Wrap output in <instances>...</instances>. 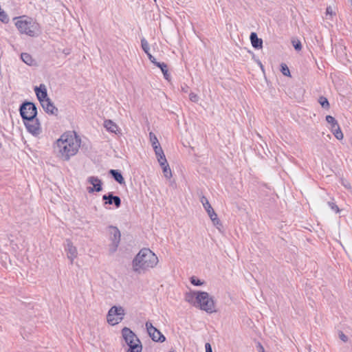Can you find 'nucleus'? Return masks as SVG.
Instances as JSON below:
<instances>
[{
    "label": "nucleus",
    "mask_w": 352,
    "mask_h": 352,
    "mask_svg": "<svg viewBox=\"0 0 352 352\" xmlns=\"http://www.w3.org/2000/svg\"><path fill=\"white\" fill-rule=\"evenodd\" d=\"M80 145L81 139L76 133H64L56 141L54 151L58 158L63 161H69L78 153Z\"/></svg>",
    "instance_id": "1"
},
{
    "label": "nucleus",
    "mask_w": 352,
    "mask_h": 352,
    "mask_svg": "<svg viewBox=\"0 0 352 352\" xmlns=\"http://www.w3.org/2000/svg\"><path fill=\"white\" fill-rule=\"evenodd\" d=\"M159 260L156 254L148 248H142L132 261L133 271L138 274H143L154 268Z\"/></svg>",
    "instance_id": "2"
},
{
    "label": "nucleus",
    "mask_w": 352,
    "mask_h": 352,
    "mask_svg": "<svg viewBox=\"0 0 352 352\" xmlns=\"http://www.w3.org/2000/svg\"><path fill=\"white\" fill-rule=\"evenodd\" d=\"M14 19L16 20L15 25L21 34H24L31 37H34L39 34V24L33 19L26 16H21Z\"/></svg>",
    "instance_id": "3"
},
{
    "label": "nucleus",
    "mask_w": 352,
    "mask_h": 352,
    "mask_svg": "<svg viewBox=\"0 0 352 352\" xmlns=\"http://www.w3.org/2000/svg\"><path fill=\"white\" fill-rule=\"evenodd\" d=\"M196 307L208 314H212L217 311L213 298L206 292H199L197 297Z\"/></svg>",
    "instance_id": "4"
},
{
    "label": "nucleus",
    "mask_w": 352,
    "mask_h": 352,
    "mask_svg": "<svg viewBox=\"0 0 352 352\" xmlns=\"http://www.w3.org/2000/svg\"><path fill=\"white\" fill-rule=\"evenodd\" d=\"M124 314L123 307L113 306L108 311L107 320L111 325H116L122 320Z\"/></svg>",
    "instance_id": "5"
},
{
    "label": "nucleus",
    "mask_w": 352,
    "mask_h": 352,
    "mask_svg": "<svg viewBox=\"0 0 352 352\" xmlns=\"http://www.w3.org/2000/svg\"><path fill=\"white\" fill-rule=\"evenodd\" d=\"M20 114L23 120H27L36 117L37 109L35 104L30 102H25L20 107Z\"/></svg>",
    "instance_id": "6"
},
{
    "label": "nucleus",
    "mask_w": 352,
    "mask_h": 352,
    "mask_svg": "<svg viewBox=\"0 0 352 352\" xmlns=\"http://www.w3.org/2000/svg\"><path fill=\"white\" fill-rule=\"evenodd\" d=\"M111 244L110 245V251L114 252L116 251L120 241V232L117 227L109 226L108 228Z\"/></svg>",
    "instance_id": "7"
},
{
    "label": "nucleus",
    "mask_w": 352,
    "mask_h": 352,
    "mask_svg": "<svg viewBox=\"0 0 352 352\" xmlns=\"http://www.w3.org/2000/svg\"><path fill=\"white\" fill-rule=\"evenodd\" d=\"M24 124L28 132L34 135H38L41 133L40 122L36 117L24 120Z\"/></svg>",
    "instance_id": "8"
},
{
    "label": "nucleus",
    "mask_w": 352,
    "mask_h": 352,
    "mask_svg": "<svg viewBox=\"0 0 352 352\" xmlns=\"http://www.w3.org/2000/svg\"><path fill=\"white\" fill-rule=\"evenodd\" d=\"M146 328L149 336L155 342H163L165 341V336L149 321L146 322Z\"/></svg>",
    "instance_id": "9"
},
{
    "label": "nucleus",
    "mask_w": 352,
    "mask_h": 352,
    "mask_svg": "<svg viewBox=\"0 0 352 352\" xmlns=\"http://www.w3.org/2000/svg\"><path fill=\"white\" fill-rule=\"evenodd\" d=\"M201 202L204 208V209L206 210L208 216L210 217L211 221H212L213 224L214 226H217L220 224V220L217 217V214L213 210L212 207L210 204L208 199L203 196L201 198Z\"/></svg>",
    "instance_id": "10"
},
{
    "label": "nucleus",
    "mask_w": 352,
    "mask_h": 352,
    "mask_svg": "<svg viewBox=\"0 0 352 352\" xmlns=\"http://www.w3.org/2000/svg\"><path fill=\"white\" fill-rule=\"evenodd\" d=\"M87 182L92 185V186L87 187V190L89 193L94 192H100L102 190V182L98 177L90 176L87 179Z\"/></svg>",
    "instance_id": "11"
},
{
    "label": "nucleus",
    "mask_w": 352,
    "mask_h": 352,
    "mask_svg": "<svg viewBox=\"0 0 352 352\" xmlns=\"http://www.w3.org/2000/svg\"><path fill=\"white\" fill-rule=\"evenodd\" d=\"M122 336L125 344H133V342H138L140 341L137 336L128 327H124L122 330Z\"/></svg>",
    "instance_id": "12"
},
{
    "label": "nucleus",
    "mask_w": 352,
    "mask_h": 352,
    "mask_svg": "<svg viewBox=\"0 0 352 352\" xmlns=\"http://www.w3.org/2000/svg\"><path fill=\"white\" fill-rule=\"evenodd\" d=\"M102 199L104 200V204H113L116 208H118L121 206V199L120 197L113 195V192H109L107 195L102 196Z\"/></svg>",
    "instance_id": "13"
},
{
    "label": "nucleus",
    "mask_w": 352,
    "mask_h": 352,
    "mask_svg": "<svg viewBox=\"0 0 352 352\" xmlns=\"http://www.w3.org/2000/svg\"><path fill=\"white\" fill-rule=\"evenodd\" d=\"M65 251L67 252V258L70 260L72 263L74 259L77 257V249L73 245L72 242L67 239L66 241Z\"/></svg>",
    "instance_id": "14"
},
{
    "label": "nucleus",
    "mask_w": 352,
    "mask_h": 352,
    "mask_svg": "<svg viewBox=\"0 0 352 352\" xmlns=\"http://www.w3.org/2000/svg\"><path fill=\"white\" fill-rule=\"evenodd\" d=\"M34 91L40 103H41L45 100L49 99L47 97V89L45 85L41 84L39 87H36L34 88Z\"/></svg>",
    "instance_id": "15"
},
{
    "label": "nucleus",
    "mask_w": 352,
    "mask_h": 352,
    "mask_svg": "<svg viewBox=\"0 0 352 352\" xmlns=\"http://www.w3.org/2000/svg\"><path fill=\"white\" fill-rule=\"evenodd\" d=\"M41 104L46 113L52 115H57L58 111V109L54 105L50 98L43 101Z\"/></svg>",
    "instance_id": "16"
},
{
    "label": "nucleus",
    "mask_w": 352,
    "mask_h": 352,
    "mask_svg": "<svg viewBox=\"0 0 352 352\" xmlns=\"http://www.w3.org/2000/svg\"><path fill=\"white\" fill-rule=\"evenodd\" d=\"M104 126L109 132L120 134V129L118 126L111 120H107L104 122Z\"/></svg>",
    "instance_id": "17"
},
{
    "label": "nucleus",
    "mask_w": 352,
    "mask_h": 352,
    "mask_svg": "<svg viewBox=\"0 0 352 352\" xmlns=\"http://www.w3.org/2000/svg\"><path fill=\"white\" fill-rule=\"evenodd\" d=\"M250 39L253 47L256 49L262 48L263 41L261 38H258L256 33L252 32L250 36Z\"/></svg>",
    "instance_id": "18"
},
{
    "label": "nucleus",
    "mask_w": 352,
    "mask_h": 352,
    "mask_svg": "<svg viewBox=\"0 0 352 352\" xmlns=\"http://www.w3.org/2000/svg\"><path fill=\"white\" fill-rule=\"evenodd\" d=\"M199 291L198 292H190L186 294L185 300L189 303L192 304L195 307L197 305V297L199 294Z\"/></svg>",
    "instance_id": "19"
},
{
    "label": "nucleus",
    "mask_w": 352,
    "mask_h": 352,
    "mask_svg": "<svg viewBox=\"0 0 352 352\" xmlns=\"http://www.w3.org/2000/svg\"><path fill=\"white\" fill-rule=\"evenodd\" d=\"M129 349L126 352H142V345L141 344L140 341H138V342H133V344H126Z\"/></svg>",
    "instance_id": "20"
},
{
    "label": "nucleus",
    "mask_w": 352,
    "mask_h": 352,
    "mask_svg": "<svg viewBox=\"0 0 352 352\" xmlns=\"http://www.w3.org/2000/svg\"><path fill=\"white\" fill-rule=\"evenodd\" d=\"M109 173L113 177V179L120 184H122L124 183V179L122 174L118 170L111 169L110 170Z\"/></svg>",
    "instance_id": "21"
},
{
    "label": "nucleus",
    "mask_w": 352,
    "mask_h": 352,
    "mask_svg": "<svg viewBox=\"0 0 352 352\" xmlns=\"http://www.w3.org/2000/svg\"><path fill=\"white\" fill-rule=\"evenodd\" d=\"M21 58L25 63L28 65L32 66L34 65V60L32 58L31 55L28 53H22L21 54Z\"/></svg>",
    "instance_id": "22"
},
{
    "label": "nucleus",
    "mask_w": 352,
    "mask_h": 352,
    "mask_svg": "<svg viewBox=\"0 0 352 352\" xmlns=\"http://www.w3.org/2000/svg\"><path fill=\"white\" fill-rule=\"evenodd\" d=\"M157 67L160 68L162 72L163 73L164 78L169 80L170 74H168L167 65L164 63H157Z\"/></svg>",
    "instance_id": "23"
},
{
    "label": "nucleus",
    "mask_w": 352,
    "mask_h": 352,
    "mask_svg": "<svg viewBox=\"0 0 352 352\" xmlns=\"http://www.w3.org/2000/svg\"><path fill=\"white\" fill-rule=\"evenodd\" d=\"M331 131L338 140H342L343 138V133L340 130L339 124L332 126Z\"/></svg>",
    "instance_id": "24"
},
{
    "label": "nucleus",
    "mask_w": 352,
    "mask_h": 352,
    "mask_svg": "<svg viewBox=\"0 0 352 352\" xmlns=\"http://www.w3.org/2000/svg\"><path fill=\"white\" fill-rule=\"evenodd\" d=\"M149 138L153 148L157 147L159 145H160L157 136L153 132L149 133Z\"/></svg>",
    "instance_id": "25"
},
{
    "label": "nucleus",
    "mask_w": 352,
    "mask_h": 352,
    "mask_svg": "<svg viewBox=\"0 0 352 352\" xmlns=\"http://www.w3.org/2000/svg\"><path fill=\"white\" fill-rule=\"evenodd\" d=\"M141 46H142L143 51L146 54V55L151 54L149 44H148V41L144 38H142L141 39Z\"/></svg>",
    "instance_id": "26"
},
{
    "label": "nucleus",
    "mask_w": 352,
    "mask_h": 352,
    "mask_svg": "<svg viewBox=\"0 0 352 352\" xmlns=\"http://www.w3.org/2000/svg\"><path fill=\"white\" fill-rule=\"evenodd\" d=\"M161 167L162 168L164 177L167 179H170L172 177V173L168 164L162 166Z\"/></svg>",
    "instance_id": "27"
},
{
    "label": "nucleus",
    "mask_w": 352,
    "mask_h": 352,
    "mask_svg": "<svg viewBox=\"0 0 352 352\" xmlns=\"http://www.w3.org/2000/svg\"><path fill=\"white\" fill-rule=\"evenodd\" d=\"M0 21L3 23H8L10 21L6 12L1 9H0Z\"/></svg>",
    "instance_id": "28"
},
{
    "label": "nucleus",
    "mask_w": 352,
    "mask_h": 352,
    "mask_svg": "<svg viewBox=\"0 0 352 352\" xmlns=\"http://www.w3.org/2000/svg\"><path fill=\"white\" fill-rule=\"evenodd\" d=\"M318 102L320 104V105L322 106V107H323L324 109L329 108V101L325 97H323V96L320 97Z\"/></svg>",
    "instance_id": "29"
},
{
    "label": "nucleus",
    "mask_w": 352,
    "mask_h": 352,
    "mask_svg": "<svg viewBox=\"0 0 352 352\" xmlns=\"http://www.w3.org/2000/svg\"><path fill=\"white\" fill-rule=\"evenodd\" d=\"M190 283L195 286H201L204 284V282L201 280L198 279L195 276H192L190 278Z\"/></svg>",
    "instance_id": "30"
},
{
    "label": "nucleus",
    "mask_w": 352,
    "mask_h": 352,
    "mask_svg": "<svg viewBox=\"0 0 352 352\" xmlns=\"http://www.w3.org/2000/svg\"><path fill=\"white\" fill-rule=\"evenodd\" d=\"M280 66H281V72L283 73V74L286 76H290V72H289V69L288 67L287 66V65L282 63Z\"/></svg>",
    "instance_id": "31"
},
{
    "label": "nucleus",
    "mask_w": 352,
    "mask_h": 352,
    "mask_svg": "<svg viewBox=\"0 0 352 352\" xmlns=\"http://www.w3.org/2000/svg\"><path fill=\"white\" fill-rule=\"evenodd\" d=\"M326 121L331 124V126L338 124V122L336 120V119L331 116H326Z\"/></svg>",
    "instance_id": "32"
},
{
    "label": "nucleus",
    "mask_w": 352,
    "mask_h": 352,
    "mask_svg": "<svg viewBox=\"0 0 352 352\" xmlns=\"http://www.w3.org/2000/svg\"><path fill=\"white\" fill-rule=\"evenodd\" d=\"M157 158L158 162L160 164V166L168 164L164 154L157 157Z\"/></svg>",
    "instance_id": "33"
},
{
    "label": "nucleus",
    "mask_w": 352,
    "mask_h": 352,
    "mask_svg": "<svg viewBox=\"0 0 352 352\" xmlns=\"http://www.w3.org/2000/svg\"><path fill=\"white\" fill-rule=\"evenodd\" d=\"M327 204L332 210L335 211L336 213L340 212L338 206L334 202L329 201Z\"/></svg>",
    "instance_id": "34"
},
{
    "label": "nucleus",
    "mask_w": 352,
    "mask_h": 352,
    "mask_svg": "<svg viewBox=\"0 0 352 352\" xmlns=\"http://www.w3.org/2000/svg\"><path fill=\"white\" fill-rule=\"evenodd\" d=\"M153 150L155 151L156 157H158L160 155H162L164 154V151H163V150H162V148L160 145H159L157 147L153 148Z\"/></svg>",
    "instance_id": "35"
},
{
    "label": "nucleus",
    "mask_w": 352,
    "mask_h": 352,
    "mask_svg": "<svg viewBox=\"0 0 352 352\" xmlns=\"http://www.w3.org/2000/svg\"><path fill=\"white\" fill-rule=\"evenodd\" d=\"M292 43L296 50L299 51L302 49V45L299 41H293Z\"/></svg>",
    "instance_id": "36"
},
{
    "label": "nucleus",
    "mask_w": 352,
    "mask_h": 352,
    "mask_svg": "<svg viewBox=\"0 0 352 352\" xmlns=\"http://www.w3.org/2000/svg\"><path fill=\"white\" fill-rule=\"evenodd\" d=\"M189 98L192 102H197L199 100L198 96L193 92H191L189 94Z\"/></svg>",
    "instance_id": "37"
},
{
    "label": "nucleus",
    "mask_w": 352,
    "mask_h": 352,
    "mask_svg": "<svg viewBox=\"0 0 352 352\" xmlns=\"http://www.w3.org/2000/svg\"><path fill=\"white\" fill-rule=\"evenodd\" d=\"M149 60L153 63L154 64L155 66H157V63H160V62H157L156 60V59L154 58V56L151 54H149L147 55Z\"/></svg>",
    "instance_id": "38"
},
{
    "label": "nucleus",
    "mask_w": 352,
    "mask_h": 352,
    "mask_svg": "<svg viewBox=\"0 0 352 352\" xmlns=\"http://www.w3.org/2000/svg\"><path fill=\"white\" fill-rule=\"evenodd\" d=\"M339 338L340 340H342L343 342H346L348 340V338L346 335H344L342 332L339 333Z\"/></svg>",
    "instance_id": "39"
},
{
    "label": "nucleus",
    "mask_w": 352,
    "mask_h": 352,
    "mask_svg": "<svg viewBox=\"0 0 352 352\" xmlns=\"http://www.w3.org/2000/svg\"><path fill=\"white\" fill-rule=\"evenodd\" d=\"M326 14L327 15H330V16L333 15V10H332V8L331 6H329V7L327 8V9H326Z\"/></svg>",
    "instance_id": "40"
},
{
    "label": "nucleus",
    "mask_w": 352,
    "mask_h": 352,
    "mask_svg": "<svg viewBox=\"0 0 352 352\" xmlns=\"http://www.w3.org/2000/svg\"><path fill=\"white\" fill-rule=\"evenodd\" d=\"M205 349L206 352H212V347L210 343H206Z\"/></svg>",
    "instance_id": "41"
},
{
    "label": "nucleus",
    "mask_w": 352,
    "mask_h": 352,
    "mask_svg": "<svg viewBox=\"0 0 352 352\" xmlns=\"http://www.w3.org/2000/svg\"><path fill=\"white\" fill-rule=\"evenodd\" d=\"M188 86L185 85L184 87H182V91L186 93L188 91Z\"/></svg>",
    "instance_id": "42"
},
{
    "label": "nucleus",
    "mask_w": 352,
    "mask_h": 352,
    "mask_svg": "<svg viewBox=\"0 0 352 352\" xmlns=\"http://www.w3.org/2000/svg\"><path fill=\"white\" fill-rule=\"evenodd\" d=\"M260 349L261 350L259 351V352H265L264 351V349H263V347L261 345H260Z\"/></svg>",
    "instance_id": "43"
}]
</instances>
